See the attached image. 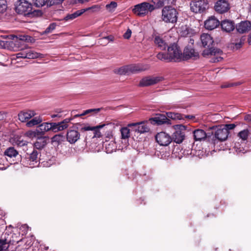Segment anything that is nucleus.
<instances>
[{"label":"nucleus","instance_id":"1","mask_svg":"<svg viewBox=\"0 0 251 251\" xmlns=\"http://www.w3.org/2000/svg\"><path fill=\"white\" fill-rule=\"evenodd\" d=\"M182 53L179 47L176 44H173L168 47L167 53L159 52L156 57L161 60L170 62H180L182 60Z\"/></svg>","mask_w":251,"mask_h":251},{"label":"nucleus","instance_id":"2","mask_svg":"<svg viewBox=\"0 0 251 251\" xmlns=\"http://www.w3.org/2000/svg\"><path fill=\"white\" fill-rule=\"evenodd\" d=\"M149 69L148 65L130 64L125 65L113 70V73L119 75H129L132 74L138 73Z\"/></svg>","mask_w":251,"mask_h":251},{"label":"nucleus","instance_id":"3","mask_svg":"<svg viewBox=\"0 0 251 251\" xmlns=\"http://www.w3.org/2000/svg\"><path fill=\"white\" fill-rule=\"evenodd\" d=\"M201 40L202 46L207 49H205L202 52V55L204 57H207L209 55H215L216 54H222V50L219 49L213 48V45L214 40L210 35L207 33H203L201 36Z\"/></svg>","mask_w":251,"mask_h":251},{"label":"nucleus","instance_id":"4","mask_svg":"<svg viewBox=\"0 0 251 251\" xmlns=\"http://www.w3.org/2000/svg\"><path fill=\"white\" fill-rule=\"evenodd\" d=\"M15 11L19 14L25 16L31 17L34 14L32 11V4L26 0H19L15 4Z\"/></svg>","mask_w":251,"mask_h":251},{"label":"nucleus","instance_id":"5","mask_svg":"<svg viewBox=\"0 0 251 251\" xmlns=\"http://www.w3.org/2000/svg\"><path fill=\"white\" fill-rule=\"evenodd\" d=\"M176 10L170 6H166L162 10V19L167 23L174 24L177 20Z\"/></svg>","mask_w":251,"mask_h":251},{"label":"nucleus","instance_id":"6","mask_svg":"<svg viewBox=\"0 0 251 251\" xmlns=\"http://www.w3.org/2000/svg\"><path fill=\"white\" fill-rule=\"evenodd\" d=\"M40 152L36 149H34L30 153H26V155L23 160L25 165L30 168H33L38 165L39 161Z\"/></svg>","mask_w":251,"mask_h":251},{"label":"nucleus","instance_id":"7","mask_svg":"<svg viewBox=\"0 0 251 251\" xmlns=\"http://www.w3.org/2000/svg\"><path fill=\"white\" fill-rule=\"evenodd\" d=\"M191 10L195 13H201L208 8L207 0H193L190 4Z\"/></svg>","mask_w":251,"mask_h":251},{"label":"nucleus","instance_id":"8","mask_svg":"<svg viewBox=\"0 0 251 251\" xmlns=\"http://www.w3.org/2000/svg\"><path fill=\"white\" fill-rule=\"evenodd\" d=\"M154 9L155 7L153 4L147 2H144L136 5L133 9V11L138 15L143 16L147 14L149 12H151Z\"/></svg>","mask_w":251,"mask_h":251},{"label":"nucleus","instance_id":"9","mask_svg":"<svg viewBox=\"0 0 251 251\" xmlns=\"http://www.w3.org/2000/svg\"><path fill=\"white\" fill-rule=\"evenodd\" d=\"M20 52L17 53L16 57L17 58H28L35 59L38 58H44L45 55L40 53L37 52L29 48L21 49Z\"/></svg>","mask_w":251,"mask_h":251},{"label":"nucleus","instance_id":"10","mask_svg":"<svg viewBox=\"0 0 251 251\" xmlns=\"http://www.w3.org/2000/svg\"><path fill=\"white\" fill-rule=\"evenodd\" d=\"M175 129L176 131L172 135V141L180 144L184 140L186 127L182 125H177L175 126Z\"/></svg>","mask_w":251,"mask_h":251},{"label":"nucleus","instance_id":"11","mask_svg":"<svg viewBox=\"0 0 251 251\" xmlns=\"http://www.w3.org/2000/svg\"><path fill=\"white\" fill-rule=\"evenodd\" d=\"M149 121H144L141 122L129 124L128 127L131 128V130L140 133L148 132L150 128L148 126Z\"/></svg>","mask_w":251,"mask_h":251},{"label":"nucleus","instance_id":"12","mask_svg":"<svg viewBox=\"0 0 251 251\" xmlns=\"http://www.w3.org/2000/svg\"><path fill=\"white\" fill-rule=\"evenodd\" d=\"M229 132L227 131L226 129L221 126L217 127L215 130L212 132V134L214 135L213 141L214 144L216 143L217 140L218 141H224L227 139Z\"/></svg>","mask_w":251,"mask_h":251},{"label":"nucleus","instance_id":"13","mask_svg":"<svg viewBox=\"0 0 251 251\" xmlns=\"http://www.w3.org/2000/svg\"><path fill=\"white\" fill-rule=\"evenodd\" d=\"M155 139L158 144L162 146H167L172 141V137L165 132L158 133L155 136Z\"/></svg>","mask_w":251,"mask_h":251},{"label":"nucleus","instance_id":"14","mask_svg":"<svg viewBox=\"0 0 251 251\" xmlns=\"http://www.w3.org/2000/svg\"><path fill=\"white\" fill-rule=\"evenodd\" d=\"M149 121L153 125H162L166 124L170 125L172 124L171 120L167 118L166 115L164 114L156 115V116L150 118Z\"/></svg>","mask_w":251,"mask_h":251},{"label":"nucleus","instance_id":"15","mask_svg":"<svg viewBox=\"0 0 251 251\" xmlns=\"http://www.w3.org/2000/svg\"><path fill=\"white\" fill-rule=\"evenodd\" d=\"M214 8L216 12L222 14L227 12L230 9V6L227 1L219 0L216 2Z\"/></svg>","mask_w":251,"mask_h":251},{"label":"nucleus","instance_id":"16","mask_svg":"<svg viewBox=\"0 0 251 251\" xmlns=\"http://www.w3.org/2000/svg\"><path fill=\"white\" fill-rule=\"evenodd\" d=\"M162 78L161 77H151L147 76L142 78L139 84V86L141 87L148 86L157 83L161 81Z\"/></svg>","mask_w":251,"mask_h":251},{"label":"nucleus","instance_id":"17","mask_svg":"<svg viewBox=\"0 0 251 251\" xmlns=\"http://www.w3.org/2000/svg\"><path fill=\"white\" fill-rule=\"evenodd\" d=\"M182 55V60H188L190 58L196 59L199 56V53L196 52L193 48L190 47H186L184 50Z\"/></svg>","mask_w":251,"mask_h":251},{"label":"nucleus","instance_id":"18","mask_svg":"<svg viewBox=\"0 0 251 251\" xmlns=\"http://www.w3.org/2000/svg\"><path fill=\"white\" fill-rule=\"evenodd\" d=\"M220 25L219 21L215 16H211L204 22L206 29L212 30L217 27Z\"/></svg>","mask_w":251,"mask_h":251},{"label":"nucleus","instance_id":"19","mask_svg":"<svg viewBox=\"0 0 251 251\" xmlns=\"http://www.w3.org/2000/svg\"><path fill=\"white\" fill-rule=\"evenodd\" d=\"M36 115L35 111L32 110L23 111L18 114L19 120L23 122H27L32 117Z\"/></svg>","mask_w":251,"mask_h":251},{"label":"nucleus","instance_id":"20","mask_svg":"<svg viewBox=\"0 0 251 251\" xmlns=\"http://www.w3.org/2000/svg\"><path fill=\"white\" fill-rule=\"evenodd\" d=\"M80 133L78 131L70 129L66 135L67 140L70 144H74L80 138Z\"/></svg>","mask_w":251,"mask_h":251},{"label":"nucleus","instance_id":"21","mask_svg":"<svg viewBox=\"0 0 251 251\" xmlns=\"http://www.w3.org/2000/svg\"><path fill=\"white\" fill-rule=\"evenodd\" d=\"M73 120V118H66L63 121L58 123H54V132L63 130L69 126V123Z\"/></svg>","mask_w":251,"mask_h":251},{"label":"nucleus","instance_id":"22","mask_svg":"<svg viewBox=\"0 0 251 251\" xmlns=\"http://www.w3.org/2000/svg\"><path fill=\"white\" fill-rule=\"evenodd\" d=\"M13 243H11L10 240H8L5 237V235L4 237L1 236L0 238V251H6L7 250H12V246Z\"/></svg>","mask_w":251,"mask_h":251},{"label":"nucleus","instance_id":"23","mask_svg":"<svg viewBox=\"0 0 251 251\" xmlns=\"http://www.w3.org/2000/svg\"><path fill=\"white\" fill-rule=\"evenodd\" d=\"M236 29L239 33H245L251 29V24L249 21L242 22L236 26Z\"/></svg>","mask_w":251,"mask_h":251},{"label":"nucleus","instance_id":"24","mask_svg":"<svg viewBox=\"0 0 251 251\" xmlns=\"http://www.w3.org/2000/svg\"><path fill=\"white\" fill-rule=\"evenodd\" d=\"M154 42L157 47L162 50H165L168 47L166 41L159 35L154 36Z\"/></svg>","mask_w":251,"mask_h":251},{"label":"nucleus","instance_id":"25","mask_svg":"<svg viewBox=\"0 0 251 251\" xmlns=\"http://www.w3.org/2000/svg\"><path fill=\"white\" fill-rule=\"evenodd\" d=\"M221 25L222 29L227 32H229L235 28L234 23L233 21L226 20L221 22Z\"/></svg>","mask_w":251,"mask_h":251},{"label":"nucleus","instance_id":"26","mask_svg":"<svg viewBox=\"0 0 251 251\" xmlns=\"http://www.w3.org/2000/svg\"><path fill=\"white\" fill-rule=\"evenodd\" d=\"M194 139L196 141H201L209 138L208 134L202 129H196L193 131Z\"/></svg>","mask_w":251,"mask_h":251},{"label":"nucleus","instance_id":"27","mask_svg":"<svg viewBox=\"0 0 251 251\" xmlns=\"http://www.w3.org/2000/svg\"><path fill=\"white\" fill-rule=\"evenodd\" d=\"M47 137H38L36 142L34 143L35 149L41 150L43 149L47 144Z\"/></svg>","mask_w":251,"mask_h":251},{"label":"nucleus","instance_id":"28","mask_svg":"<svg viewBox=\"0 0 251 251\" xmlns=\"http://www.w3.org/2000/svg\"><path fill=\"white\" fill-rule=\"evenodd\" d=\"M54 123L48 122L43 123L41 124L39 126L43 134H44L45 132H47L50 130L54 132Z\"/></svg>","mask_w":251,"mask_h":251},{"label":"nucleus","instance_id":"29","mask_svg":"<svg viewBox=\"0 0 251 251\" xmlns=\"http://www.w3.org/2000/svg\"><path fill=\"white\" fill-rule=\"evenodd\" d=\"M105 126V125H100L97 126H87L81 128V131L94 130L95 137H100L102 136L101 133L99 131V129Z\"/></svg>","mask_w":251,"mask_h":251},{"label":"nucleus","instance_id":"30","mask_svg":"<svg viewBox=\"0 0 251 251\" xmlns=\"http://www.w3.org/2000/svg\"><path fill=\"white\" fill-rule=\"evenodd\" d=\"M104 145L105 148L106 152L108 153H112L117 149L116 143L113 140H111L109 142L107 141H105L104 143Z\"/></svg>","mask_w":251,"mask_h":251},{"label":"nucleus","instance_id":"31","mask_svg":"<svg viewBox=\"0 0 251 251\" xmlns=\"http://www.w3.org/2000/svg\"><path fill=\"white\" fill-rule=\"evenodd\" d=\"M85 12L84 10L80 9L79 10H77L74 12L73 13L68 14L65 18L64 20L65 21H71L77 17L81 15L83 13Z\"/></svg>","mask_w":251,"mask_h":251},{"label":"nucleus","instance_id":"32","mask_svg":"<svg viewBox=\"0 0 251 251\" xmlns=\"http://www.w3.org/2000/svg\"><path fill=\"white\" fill-rule=\"evenodd\" d=\"M42 121L43 120L40 116L35 117L28 121L26 124V126L29 127H32L34 126L40 124Z\"/></svg>","mask_w":251,"mask_h":251},{"label":"nucleus","instance_id":"33","mask_svg":"<svg viewBox=\"0 0 251 251\" xmlns=\"http://www.w3.org/2000/svg\"><path fill=\"white\" fill-rule=\"evenodd\" d=\"M4 154L10 158L15 157L18 154V151L13 147L8 148L4 152Z\"/></svg>","mask_w":251,"mask_h":251},{"label":"nucleus","instance_id":"34","mask_svg":"<svg viewBox=\"0 0 251 251\" xmlns=\"http://www.w3.org/2000/svg\"><path fill=\"white\" fill-rule=\"evenodd\" d=\"M102 108L89 109L84 111V112L80 114H77L74 116V118L86 115L88 114H95L99 113L101 111Z\"/></svg>","mask_w":251,"mask_h":251},{"label":"nucleus","instance_id":"35","mask_svg":"<svg viewBox=\"0 0 251 251\" xmlns=\"http://www.w3.org/2000/svg\"><path fill=\"white\" fill-rule=\"evenodd\" d=\"M167 118L174 120L183 119V114L172 112H166Z\"/></svg>","mask_w":251,"mask_h":251},{"label":"nucleus","instance_id":"36","mask_svg":"<svg viewBox=\"0 0 251 251\" xmlns=\"http://www.w3.org/2000/svg\"><path fill=\"white\" fill-rule=\"evenodd\" d=\"M122 139H128L130 137V129L127 127H122L121 129Z\"/></svg>","mask_w":251,"mask_h":251},{"label":"nucleus","instance_id":"37","mask_svg":"<svg viewBox=\"0 0 251 251\" xmlns=\"http://www.w3.org/2000/svg\"><path fill=\"white\" fill-rule=\"evenodd\" d=\"M238 136L242 140L244 141L246 140L249 136V130L248 129L242 130L238 133Z\"/></svg>","mask_w":251,"mask_h":251},{"label":"nucleus","instance_id":"38","mask_svg":"<svg viewBox=\"0 0 251 251\" xmlns=\"http://www.w3.org/2000/svg\"><path fill=\"white\" fill-rule=\"evenodd\" d=\"M49 3V0H35L34 1V4L36 7H42L45 5H47V6H49L48 5V3Z\"/></svg>","mask_w":251,"mask_h":251},{"label":"nucleus","instance_id":"39","mask_svg":"<svg viewBox=\"0 0 251 251\" xmlns=\"http://www.w3.org/2000/svg\"><path fill=\"white\" fill-rule=\"evenodd\" d=\"M151 1L153 3L155 9L162 7L165 3L163 0H151Z\"/></svg>","mask_w":251,"mask_h":251},{"label":"nucleus","instance_id":"40","mask_svg":"<svg viewBox=\"0 0 251 251\" xmlns=\"http://www.w3.org/2000/svg\"><path fill=\"white\" fill-rule=\"evenodd\" d=\"M117 6V3L115 1H112L110 3L106 4L105 7L107 10L110 12H112L114 10Z\"/></svg>","mask_w":251,"mask_h":251},{"label":"nucleus","instance_id":"41","mask_svg":"<svg viewBox=\"0 0 251 251\" xmlns=\"http://www.w3.org/2000/svg\"><path fill=\"white\" fill-rule=\"evenodd\" d=\"M63 136L61 134H56L51 138V141L52 142H57L58 143L61 142L63 141Z\"/></svg>","mask_w":251,"mask_h":251},{"label":"nucleus","instance_id":"42","mask_svg":"<svg viewBox=\"0 0 251 251\" xmlns=\"http://www.w3.org/2000/svg\"><path fill=\"white\" fill-rule=\"evenodd\" d=\"M6 8V1L5 0H0V13L4 12Z\"/></svg>","mask_w":251,"mask_h":251},{"label":"nucleus","instance_id":"43","mask_svg":"<svg viewBox=\"0 0 251 251\" xmlns=\"http://www.w3.org/2000/svg\"><path fill=\"white\" fill-rule=\"evenodd\" d=\"M56 26V24L55 23H52L50 24V25L45 30V33L47 34L51 32L55 28Z\"/></svg>","mask_w":251,"mask_h":251},{"label":"nucleus","instance_id":"44","mask_svg":"<svg viewBox=\"0 0 251 251\" xmlns=\"http://www.w3.org/2000/svg\"><path fill=\"white\" fill-rule=\"evenodd\" d=\"M19 39L21 41L29 42H31L32 38L29 36L23 35L20 36Z\"/></svg>","mask_w":251,"mask_h":251},{"label":"nucleus","instance_id":"45","mask_svg":"<svg viewBox=\"0 0 251 251\" xmlns=\"http://www.w3.org/2000/svg\"><path fill=\"white\" fill-rule=\"evenodd\" d=\"M218 54H216L215 55H210L211 56H214L211 59L210 61L212 63H215L221 61L223 58L221 56H216V55H218Z\"/></svg>","mask_w":251,"mask_h":251},{"label":"nucleus","instance_id":"46","mask_svg":"<svg viewBox=\"0 0 251 251\" xmlns=\"http://www.w3.org/2000/svg\"><path fill=\"white\" fill-rule=\"evenodd\" d=\"M236 127V125L234 124H226L224 126L225 129H227V131L229 132V130L234 129Z\"/></svg>","mask_w":251,"mask_h":251},{"label":"nucleus","instance_id":"47","mask_svg":"<svg viewBox=\"0 0 251 251\" xmlns=\"http://www.w3.org/2000/svg\"><path fill=\"white\" fill-rule=\"evenodd\" d=\"M29 227L26 225H22L20 228V229L22 230V231L23 232V234H25L27 233L28 231Z\"/></svg>","mask_w":251,"mask_h":251},{"label":"nucleus","instance_id":"48","mask_svg":"<svg viewBox=\"0 0 251 251\" xmlns=\"http://www.w3.org/2000/svg\"><path fill=\"white\" fill-rule=\"evenodd\" d=\"M63 1L64 0H49V3H48V5H49V6H50L54 4L60 3L62 2V1Z\"/></svg>","mask_w":251,"mask_h":251},{"label":"nucleus","instance_id":"49","mask_svg":"<svg viewBox=\"0 0 251 251\" xmlns=\"http://www.w3.org/2000/svg\"><path fill=\"white\" fill-rule=\"evenodd\" d=\"M106 39L108 41V42L113 41L114 40V37L112 35L107 36H106L100 39L99 40V42L100 43V42L103 41L104 40H106Z\"/></svg>","mask_w":251,"mask_h":251},{"label":"nucleus","instance_id":"50","mask_svg":"<svg viewBox=\"0 0 251 251\" xmlns=\"http://www.w3.org/2000/svg\"><path fill=\"white\" fill-rule=\"evenodd\" d=\"M100 8V7L97 5H94L91 7H88V8H85V9H82V10H85V12L87 11H88V10H92L93 11H96L97 10H99Z\"/></svg>","mask_w":251,"mask_h":251},{"label":"nucleus","instance_id":"51","mask_svg":"<svg viewBox=\"0 0 251 251\" xmlns=\"http://www.w3.org/2000/svg\"><path fill=\"white\" fill-rule=\"evenodd\" d=\"M131 30L130 29H127L126 31L124 33L123 36L125 39H128L131 35Z\"/></svg>","mask_w":251,"mask_h":251},{"label":"nucleus","instance_id":"52","mask_svg":"<svg viewBox=\"0 0 251 251\" xmlns=\"http://www.w3.org/2000/svg\"><path fill=\"white\" fill-rule=\"evenodd\" d=\"M16 144L18 146L23 147L26 145V142L23 140H17L16 142Z\"/></svg>","mask_w":251,"mask_h":251},{"label":"nucleus","instance_id":"53","mask_svg":"<svg viewBox=\"0 0 251 251\" xmlns=\"http://www.w3.org/2000/svg\"><path fill=\"white\" fill-rule=\"evenodd\" d=\"M176 0H164L165 3L167 4H175Z\"/></svg>","mask_w":251,"mask_h":251},{"label":"nucleus","instance_id":"54","mask_svg":"<svg viewBox=\"0 0 251 251\" xmlns=\"http://www.w3.org/2000/svg\"><path fill=\"white\" fill-rule=\"evenodd\" d=\"M245 120L251 123V114L247 115L244 117Z\"/></svg>","mask_w":251,"mask_h":251},{"label":"nucleus","instance_id":"55","mask_svg":"<svg viewBox=\"0 0 251 251\" xmlns=\"http://www.w3.org/2000/svg\"><path fill=\"white\" fill-rule=\"evenodd\" d=\"M50 116H51V117L52 118H56V117L61 118V117H63L62 114H59V113H56L55 114H53L51 115Z\"/></svg>","mask_w":251,"mask_h":251},{"label":"nucleus","instance_id":"56","mask_svg":"<svg viewBox=\"0 0 251 251\" xmlns=\"http://www.w3.org/2000/svg\"><path fill=\"white\" fill-rule=\"evenodd\" d=\"M234 85H235V84H234V83H228V84H224V85H222V87L223 88H227V87H230L233 86Z\"/></svg>","mask_w":251,"mask_h":251},{"label":"nucleus","instance_id":"57","mask_svg":"<svg viewBox=\"0 0 251 251\" xmlns=\"http://www.w3.org/2000/svg\"><path fill=\"white\" fill-rule=\"evenodd\" d=\"M27 135L30 137H33L36 136V132L34 131H29L27 132Z\"/></svg>","mask_w":251,"mask_h":251},{"label":"nucleus","instance_id":"58","mask_svg":"<svg viewBox=\"0 0 251 251\" xmlns=\"http://www.w3.org/2000/svg\"><path fill=\"white\" fill-rule=\"evenodd\" d=\"M5 117V113L2 111H0V121L2 120Z\"/></svg>","mask_w":251,"mask_h":251},{"label":"nucleus","instance_id":"59","mask_svg":"<svg viewBox=\"0 0 251 251\" xmlns=\"http://www.w3.org/2000/svg\"><path fill=\"white\" fill-rule=\"evenodd\" d=\"M194 116H193V115H183V119H184V118H188V119H192L193 118H194Z\"/></svg>","mask_w":251,"mask_h":251},{"label":"nucleus","instance_id":"60","mask_svg":"<svg viewBox=\"0 0 251 251\" xmlns=\"http://www.w3.org/2000/svg\"><path fill=\"white\" fill-rule=\"evenodd\" d=\"M5 46V42L3 41L0 40V47L3 48Z\"/></svg>","mask_w":251,"mask_h":251},{"label":"nucleus","instance_id":"61","mask_svg":"<svg viewBox=\"0 0 251 251\" xmlns=\"http://www.w3.org/2000/svg\"><path fill=\"white\" fill-rule=\"evenodd\" d=\"M90 0H78V1L79 3H85V2H88Z\"/></svg>","mask_w":251,"mask_h":251},{"label":"nucleus","instance_id":"62","mask_svg":"<svg viewBox=\"0 0 251 251\" xmlns=\"http://www.w3.org/2000/svg\"><path fill=\"white\" fill-rule=\"evenodd\" d=\"M189 33V32L188 30H186V31H184L183 33H182V35H184V36H186Z\"/></svg>","mask_w":251,"mask_h":251},{"label":"nucleus","instance_id":"63","mask_svg":"<svg viewBox=\"0 0 251 251\" xmlns=\"http://www.w3.org/2000/svg\"><path fill=\"white\" fill-rule=\"evenodd\" d=\"M62 112H63V111H61V110L58 109V110H56L55 112V113H59V114H61V113H62Z\"/></svg>","mask_w":251,"mask_h":251},{"label":"nucleus","instance_id":"64","mask_svg":"<svg viewBox=\"0 0 251 251\" xmlns=\"http://www.w3.org/2000/svg\"><path fill=\"white\" fill-rule=\"evenodd\" d=\"M248 43L249 44L251 45V34L250 35V36L248 39Z\"/></svg>","mask_w":251,"mask_h":251}]
</instances>
